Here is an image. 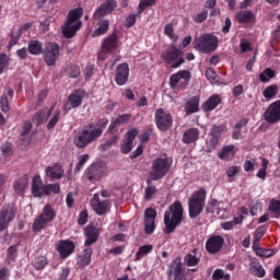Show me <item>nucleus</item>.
Instances as JSON below:
<instances>
[{"label": "nucleus", "mask_w": 280, "mask_h": 280, "mask_svg": "<svg viewBox=\"0 0 280 280\" xmlns=\"http://www.w3.org/2000/svg\"><path fill=\"white\" fill-rule=\"evenodd\" d=\"M183 203L180 201L173 202L164 213V233L170 235L176 231V226L183 222Z\"/></svg>", "instance_id": "2"}, {"label": "nucleus", "mask_w": 280, "mask_h": 280, "mask_svg": "<svg viewBox=\"0 0 280 280\" xmlns=\"http://www.w3.org/2000/svg\"><path fill=\"white\" fill-rule=\"evenodd\" d=\"M206 77L207 80L211 82V84H218V82H220V77H218L213 68H209L208 70H206Z\"/></svg>", "instance_id": "52"}, {"label": "nucleus", "mask_w": 280, "mask_h": 280, "mask_svg": "<svg viewBox=\"0 0 280 280\" xmlns=\"http://www.w3.org/2000/svg\"><path fill=\"white\" fill-rule=\"evenodd\" d=\"M106 126H108V118L103 117L100 118L95 125L90 124L83 127L73 138L75 148L84 150V148H88L91 143L97 141L104 133V130H106Z\"/></svg>", "instance_id": "1"}, {"label": "nucleus", "mask_w": 280, "mask_h": 280, "mask_svg": "<svg viewBox=\"0 0 280 280\" xmlns=\"http://www.w3.org/2000/svg\"><path fill=\"white\" fill-rule=\"evenodd\" d=\"M130 78V67L127 62L120 63L116 69L115 82L118 86H124Z\"/></svg>", "instance_id": "20"}, {"label": "nucleus", "mask_w": 280, "mask_h": 280, "mask_svg": "<svg viewBox=\"0 0 280 280\" xmlns=\"http://www.w3.org/2000/svg\"><path fill=\"white\" fill-rule=\"evenodd\" d=\"M172 168V161L167 155H162L155 158L151 164V171L149 176L151 180H161V178H165L167 173Z\"/></svg>", "instance_id": "5"}, {"label": "nucleus", "mask_w": 280, "mask_h": 280, "mask_svg": "<svg viewBox=\"0 0 280 280\" xmlns=\"http://www.w3.org/2000/svg\"><path fill=\"white\" fill-rule=\"evenodd\" d=\"M16 211L11 206H7L0 210V232L5 231L10 226V222L14 220Z\"/></svg>", "instance_id": "16"}, {"label": "nucleus", "mask_w": 280, "mask_h": 280, "mask_svg": "<svg viewBox=\"0 0 280 280\" xmlns=\"http://www.w3.org/2000/svg\"><path fill=\"white\" fill-rule=\"evenodd\" d=\"M39 217H40L44 221H46L48 224H49V222H54V221L56 220V210H54V208L51 207V203H47V205L43 208V210H42Z\"/></svg>", "instance_id": "35"}, {"label": "nucleus", "mask_w": 280, "mask_h": 280, "mask_svg": "<svg viewBox=\"0 0 280 280\" xmlns=\"http://www.w3.org/2000/svg\"><path fill=\"white\" fill-rule=\"evenodd\" d=\"M237 154V147L235 144L224 145L219 152L218 158L221 161H233Z\"/></svg>", "instance_id": "25"}, {"label": "nucleus", "mask_w": 280, "mask_h": 280, "mask_svg": "<svg viewBox=\"0 0 280 280\" xmlns=\"http://www.w3.org/2000/svg\"><path fill=\"white\" fill-rule=\"evenodd\" d=\"M56 250L59 253L60 259H67L70 255H73L75 250V243L73 241H59L56 245Z\"/></svg>", "instance_id": "18"}, {"label": "nucleus", "mask_w": 280, "mask_h": 280, "mask_svg": "<svg viewBox=\"0 0 280 280\" xmlns=\"http://www.w3.org/2000/svg\"><path fill=\"white\" fill-rule=\"evenodd\" d=\"M32 194L35 198H43L45 196V185L39 175H35L32 182Z\"/></svg>", "instance_id": "27"}, {"label": "nucleus", "mask_w": 280, "mask_h": 280, "mask_svg": "<svg viewBox=\"0 0 280 280\" xmlns=\"http://www.w3.org/2000/svg\"><path fill=\"white\" fill-rule=\"evenodd\" d=\"M226 277H231V275L224 272L222 269H215L212 273V280H224Z\"/></svg>", "instance_id": "61"}, {"label": "nucleus", "mask_w": 280, "mask_h": 280, "mask_svg": "<svg viewBox=\"0 0 280 280\" xmlns=\"http://www.w3.org/2000/svg\"><path fill=\"white\" fill-rule=\"evenodd\" d=\"M45 175L52 180H60L65 176V170H62V165L55 163L45 168Z\"/></svg>", "instance_id": "23"}, {"label": "nucleus", "mask_w": 280, "mask_h": 280, "mask_svg": "<svg viewBox=\"0 0 280 280\" xmlns=\"http://www.w3.org/2000/svg\"><path fill=\"white\" fill-rule=\"evenodd\" d=\"M83 13L84 10H82V8L70 10L67 16V22L61 27V32L65 38H73L78 33V30L82 27V21H80V18Z\"/></svg>", "instance_id": "3"}, {"label": "nucleus", "mask_w": 280, "mask_h": 280, "mask_svg": "<svg viewBox=\"0 0 280 280\" xmlns=\"http://www.w3.org/2000/svg\"><path fill=\"white\" fill-rule=\"evenodd\" d=\"M119 141V137L117 135H114L110 139H107L104 143L100 145L101 152H106V150H110L115 143Z\"/></svg>", "instance_id": "45"}, {"label": "nucleus", "mask_w": 280, "mask_h": 280, "mask_svg": "<svg viewBox=\"0 0 280 280\" xmlns=\"http://www.w3.org/2000/svg\"><path fill=\"white\" fill-rule=\"evenodd\" d=\"M93 255V248L88 247L81 252L77 258V264L80 268H86L91 264V257Z\"/></svg>", "instance_id": "33"}, {"label": "nucleus", "mask_w": 280, "mask_h": 280, "mask_svg": "<svg viewBox=\"0 0 280 280\" xmlns=\"http://www.w3.org/2000/svg\"><path fill=\"white\" fill-rule=\"evenodd\" d=\"M45 195L44 196H51V194H60V185L57 184H47L44 188Z\"/></svg>", "instance_id": "47"}, {"label": "nucleus", "mask_w": 280, "mask_h": 280, "mask_svg": "<svg viewBox=\"0 0 280 280\" xmlns=\"http://www.w3.org/2000/svg\"><path fill=\"white\" fill-rule=\"evenodd\" d=\"M268 209H269V211H271V213L279 217L280 215V201L276 200V199H271Z\"/></svg>", "instance_id": "58"}, {"label": "nucleus", "mask_w": 280, "mask_h": 280, "mask_svg": "<svg viewBox=\"0 0 280 280\" xmlns=\"http://www.w3.org/2000/svg\"><path fill=\"white\" fill-rule=\"evenodd\" d=\"M224 246V237L220 235L210 236L206 242V250L210 255H217Z\"/></svg>", "instance_id": "17"}, {"label": "nucleus", "mask_w": 280, "mask_h": 280, "mask_svg": "<svg viewBox=\"0 0 280 280\" xmlns=\"http://www.w3.org/2000/svg\"><path fill=\"white\" fill-rule=\"evenodd\" d=\"M86 222H89V211H86V209L82 210L79 219H78V224H80V226H84V224H86Z\"/></svg>", "instance_id": "63"}, {"label": "nucleus", "mask_w": 280, "mask_h": 280, "mask_svg": "<svg viewBox=\"0 0 280 280\" xmlns=\"http://www.w3.org/2000/svg\"><path fill=\"white\" fill-rule=\"evenodd\" d=\"M242 222H244V217L238 215L234 218L232 221L221 223V229H223V231H233V229H235L237 224H242Z\"/></svg>", "instance_id": "41"}, {"label": "nucleus", "mask_w": 280, "mask_h": 280, "mask_svg": "<svg viewBox=\"0 0 280 280\" xmlns=\"http://www.w3.org/2000/svg\"><path fill=\"white\" fill-rule=\"evenodd\" d=\"M89 159H90L89 154H83L78 159L79 162L75 165L74 174H80V172H82V167H84V164L89 161Z\"/></svg>", "instance_id": "54"}, {"label": "nucleus", "mask_w": 280, "mask_h": 280, "mask_svg": "<svg viewBox=\"0 0 280 280\" xmlns=\"http://www.w3.org/2000/svg\"><path fill=\"white\" fill-rule=\"evenodd\" d=\"M275 78V70L266 68L264 72L259 74L260 82H270Z\"/></svg>", "instance_id": "48"}, {"label": "nucleus", "mask_w": 280, "mask_h": 280, "mask_svg": "<svg viewBox=\"0 0 280 280\" xmlns=\"http://www.w3.org/2000/svg\"><path fill=\"white\" fill-rule=\"evenodd\" d=\"M52 113H54V106H51L49 109L44 108L34 114L32 121H33V124H36V126H40V124H43V121H47V119H49V117H51Z\"/></svg>", "instance_id": "29"}, {"label": "nucleus", "mask_w": 280, "mask_h": 280, "mask_svg": "<svg viewBox=\"0 0 280 280\" xmlns=\"http://www.w3.org/2000/svg\"><path fill=\"white\" fill-rule=\"evenodd\" d=\"M229 128L226 127V124L223 125H213L212 128L210 129L209 133V148L210 150H215V147L220 142V138L222 137L223 132H226Z\"/></svg>", "instance_id": "14"}, {"label": "nucleus", "mask_w": 280, "mask_h": 280, "mask_svg": "<svg viewBox=\"0 0 280 280\" xmlns=\"http://www.w3.org/2000/svg\"><path fill=\"white\" fill-rule=\"evenodd\" d=\"M27 51L31 56H40V54H43V42L38 39L30 40Z\"/></svg>", "instance_id": "37"}, {"label": "nucleus", "mask_w": 280, "mask_h": 280, "mask_svg": "<svg viewBox=\"0 0 280 280\" xmlns=\"http://www.w3.org/2000/svg\"><path fill=\"white\" fill-rule=\"evenodd\" d=\"M194 49L201 54H213L218 49V37L212 34H202L192 42Z\"/></svg>", "instance_id": "6"}, {"label": "nucleus", "mask_w": 280, "mask_h": 280, "mask_svg": "<svg viewBox=\"0 0 280 280\" xmlns=\"http://www.w3.org/2000/svg\"><path fill=\"white\" fill-rule=\"evenodd\" d=\"M0 108L2 113H10V103L8 101V96L2 95L0 98Z\"/></svg>", "instance_id": "62"}, {"label": "nucleus", "mask_w": 280, "mask_h": 280, "mask_svg": "<svg viewBox=\"0 0 280 280\" xmlns=\"http://www.w3.org/2000/svg\"><path fill=\"white\" fill-rule=\"evenodd\" d=\"M220 104H222V97L218 94H213L201 105V108H203L205 113H211V110H215V107L220 106Z\"/></svg>", "instance_id": "30"}, {"label": "nucleus", "mask_w": 280, "mask_h": 280, "mask_svg": "<svg viewBox=\"0 0 280 280\" xmlns=\"http://www.w3.org/2000/svg\"><path fill=\"white\" fill-rule=\"evenodd\" d=\"M119 47V39L117 38V34L113 33L107 38H105L102 43V49L105 51H115Z\"/></svg>", "instance_id": "32"}, {"label": "nucleus", "mask_w": 280, "mask_h": 280, "mask_svg": "<svg viewBox=\"0 0 280 280\" xmlns=\"http://www.w3.org/2000/svg\"><path fill=\"white\" fill-rule=\"evenodd\" d=\"M67 73H68L69 78H78V75H80V67L69 66L67 69Z\"/></svg>", "instance_id": "64"}, {"label": "nucleus", "mask_w": 280, "mask_h": 280, "mask_svg": "<svg viewBox=\"0 0 280 280\" xmlns=\"http://www.w3.org/2000/svg\"><path fill=\"white\" fill-rule=\"evenodd\" d=\"M235 20L242 25H255L256 16L253 11L245 10L236 12Z\"/></svg>", "instance_id": "24"}, {"label": "nucleus", "mask_w": 280, "mask_h": 280, "mask_svg": "<svg viewBox=\"0 0 280 280\" xmlns=\"http://www.w3.org/2000/svg\"><path fill=\"white\" fill-rule=\"evenodd\" d=\"M156 191H158L156 186H148L144 189V200H152Z\"/></svg>", "instance_id": "60"}, {"label": "nucleus", "mask_w": 280, "mask_h": 280, "mask_svg": "<svg viewBox=\"0 0 280 280\" xmlns=\"http://www.w3.org/2000/svg\"><path fill=\"white\" fill-rule=\"evenodd\" d=\"M278 93H279V86H277L275 84L267 86L262 91V95L267 102H270V100H275V97H277Z\"/></svg>", "instance_id": "40"}, {"label": "nucleus", "mask_w": 280, "mask_h": 280, "mask_svg": "<svg viewBox=\"0 0 280 280\" xmlns=\"http://www.w3.org/2000/svg\"><path fill=\"white\" fill-rule=\"evenodd\" d=\"M117 8V1L115 0H105L94 12L93 19L96 21L104 19L107 14H110L113 10Z\"/></svg>", "instance_id": "19"}, {"label": "nucleus", "mask_w": 280, "mask_h": 280, "mask_svg": "<svg viewBox=\"0 0 280 280\" xmlns=\"http://www.w3.org/2000/svg\"><path fill=\"white\" fill-rule=\"evenodd\" d=\"M155 126L159 130L162 132H167L170 128H172L174 124V118L172 117V114L165 112L163 108H159L155 110Z\"/></svg>", "instance_id": "9"}, {"label": "nucleus", "mask_w": 280, "mask_h": 280, "mask_svg": "<svg viewBox=\"0 0 280 280\" xmlns=\"http://www.w3.org/2000/svg\"><path fill=\"white\" fill-rule=\"evenodd\" d=\"M156 3V0H142L138 4V14H142L143 10H147V8H152Z\"/></svg>", "instance_id": "55"}, {"label": "nucleus", "mask_w": 280, "mask_h": 280, "mask_svg": "<svg viewBox=\"0 0 280 280\" xmlns=\"http://www.w3.org/2000/svg\"><path fill=\"white\" fill-rule=\"evenodd\" d=\"M184 264L189 267L198 266V264H200V258L196 257L194 254H187L184 257Z\"/></svg>", "instance_id": "49"}, {"label": "nucleus", "mask_w": 280, "mask_h": 280, "mask_svg": "<svg viewBox=\"0 0 280 280\" xmlns=\"http://www.w3.org/2000/svg\"><path fill=\"white\" fill-rule=\"evenodd\" d=\"M44 60L47 67H54L60 58V46L57 43L48 42L43 50Z\"/></svg>", "instance_id": "10"}, {"label": "nucleus", "mask_w": 280, "mask_h": 280, "mask_svg": "<svg viewBox=\"0 0 280 280\" xmlns=\"http://www.w3.org/2000/svg\"><path fill=\"white\" fill-rule=\"evenodd\" d=\"M49 264L47 257L45 256H37L33 261V267L35 270H45V267Z\"/></svg>", "instance_id": "44"}, {"label": "nucleus", "mask_w": 280, "mask_h": 280, "mask_svg": "<svg viewBox=\"0 0 280 280\" xmlns=\"http://www.w3.org/2000/svg\"><path fill=\"white\" fill-rule=\"evenodd\" d=\"M255 253L258 257H272V255H275V250L262 247H256Z\"/></svg>", "instance_id": "57"}, {"label": "nucleus", "mask_w": 280, "mask_h": 280, "mask_svg": "<svg viewBox=\"0 0 280 280\" xmlns=\"http://www.w3.org/2000/svg\"><path fill=\"white\" fill-rule=\"evenodd\" d=\"M47 222L44 221L39 215L34 219L32 231L33 233H40V231H44V229H47Z\"/></svg>", "instance_id": "42"}, {"label": "nucleus", "mask_w": 280, "mask_h": 280, "mask_svg": "<svg viewBox=\"0 0 280 280\" xmlns=\"http://www.w3.org/2000/svg\"><path fill=\"white\" fill-rule=\"evenodd\" d=\"M167 275L168 279L185 280V269H183V259L180 257L172 260L168 265Z\"/></svg>", "instance_id": "12"}, {"label": "nucleus", "mask_w": 280, "mask_h": 280, "mask_svg": "<svg viewBox=\"0 0 280 280\" xmlns=\"http://www.w3.org/2000/svg\"><path fill=\"white\" fill-rule=\"evenodd\" d=\"M164 34L171 38V40H178V36H176V33H174V24L172 23H168L164 26Z\"/></svg>", "instance_id": "53"}, {"label": "nucleus", "mask_w": 280, "mask_h": 280, "mask_svg": "<svg viewBox=\"0 0 280 280\" xmlns=\"http://www.w3.org/2000/svg\"><path fill=\"white\" fill-rule=\"evenodd\" d=\"M250 272L252 275H254L255 277H259L260 279L266 277V269H264V267H261V265L259 264L253 265L250 268Z\"/></svg>", "instance_id": "51"}, {"label": "nucleus", "mask_w": 280, "mask_h": 280, "mask_svg": "<svg viewBox=\"0 0 280 280\" xmlns=\"http://www.w3.org/2000/svg\"><path fill=\"white\" fill-rule=\"evenodd\" d=\"M137 135H139V129L131 128L125 137L124 143L120 145V152L122 154H129L132 152V143H135V139H137Z\"/></svg>", "instance_id": "21"}, {"label": "nucleus", "mask_w": 280, "mask_h": 280, "mask_svg": "<svg viewBox=\"0 0 280 280\" xmlns=\"http://www.w3.org/2000/svg\"><path fill=\"white\" fill-rule=\"evenodd\" d=\"M90 205L92 207V211L96 213V215H106L108 211H110V207H113V203H110V200H100V195L94 194L93 198L90 200Z\"/></svg>", "instance_id": "11"}, {"label": "nucleus", "mask_w": 280, "mask_h": 280, "mask_svg": "<svg viewBox=\"0 0 280 280\" xmlns=\"http://www.w3.org/2000/svg\"><path fill=\"white\" fill-rule=\"evenodd\" d=\"M130 119H132V115L131 114L118 115L116 118H114L112 120V124L109 125L108 130L110 132H113V130H115V128H117V126H122V124H128L130 121Z\"/></svg>", "instance_id": "36"}, {"label": "nucleus", "mask_w": 280, "mask_h": 280, "mask_svg": "<svg viewBox=\"0 0 280 280\" xmlns=\"http://www.w3.org/2000/svg\"><path fill=\"white\" fill-rule=\"evenodd\" d=\"M241 170L242 168L240 166H230L226 168L225 174L230 183H233V179L235 176H237V174H240Z\"/></svg>", "instance_id": "50"}, {"label": "nucleus", "mask_w": 280, "mask_h": 280, "mask_svg": "<svg viewBox=\"0 0 280 280\" xmlns=\"http://www.w3.org/2000/svg\"><path fill=\"white\" fill-rule=\"evenodd\" d=\"M84 235L86 237L84 245L92 246V244H95L100 240V229L94 225H88L84 230Z\"/></svg>", "instance_id": "26"}, {"label": "nucleus", "mask_w": 280, "mask_h": 280, "mask_svg": "<svg viewBox=\"0 0 280 280\" xmlns=\"http://www.w3.org/2000/svg\"><path fill=\"white\" fill-rule=\"evenodd\" d=\"M82 100H84V90L79 89L68 96V104L71 108H78L82 106Z\"/></svg>", "instance_id": "28"}, {"label": "nucleus", "mask_w": 280, "mask_h": 280, "mask_svg": "<svg viewBox=\"0 0 280 280\" xmlns=\"http://www.w3.org/2000/svg\"><path fill=\"white\" fill-rule=\"evenodd\" d=\"M84 176L90 183H97L104 176V172L97 164H92L85 170Z\"/></svg>", "instance_id": "22"}, {"label": "nucleus", "mask_w": 280, "mask_h": 280, "mask_svg": "<svg viewBox=\"0 0 280 280\" xmlns=\"http://www.w3.org/2000/svg\"><path fill=\"white\" fill-rule=\"evenodd\" d=\"M108 27H110V23L108 22V20H100L97 23V27L92 34L93 38H97V36L106 34V32H108Z\"/></svg>", "instance_id": "38"}, {"label": "nucleus", "mask_w": 280, "mask_h": 280, "mask_svg": "<svg viewBox=\"0 0 280 280\" xmlns=\"http://www.w3.org/2000/svg\"><path fill=\"white\" fill-rule=\"evenodd\" d=\"M59 119H60V110L56 109L52 113V116L50 117V119L46 126L47 130H54L56 128V124H58Z\"/></svg>", "instance_id": "46"}, {"label": "nucleus", "mask_w": 280, "mask_h": 280, "mask_svg": "<svg viewBox=\"0 0 280 280\" xmlns=\"http://www.w3.org/2000/svg\"><path fill=\"white\" fill-rule=\"evenodd\" d=\"M267 124H278L280 121V100L271 103L264 113Z\"/></svg>", "instance_id": "13"}, {"label": "nucleus", "mask_w": 280, "mask_h": 280, "mask_svg": "<svg viewBox=\"0 0 280 280\" xmlns=\"http://www.w3.org/2000/svg\"><path fill=\"white\" fill-rule=\"evenodd\" d=\"M152 245H142L139 247V250L136 253L135 261H141L145 255H150L152 253Z\"/></svg>", "instance_id": "43"}, {"label": "nucleus", "mask_w": 280, "mask_h": 280, "mask_svg": "<svg viewBox=\"0 0 280 280\" xmlns=\"http://www.w3.org/2000/svg\"><path fill=\"white\" fill-rule=\"evenodd\" d=\"M162 60H164L165 65H168L171 69H178V67L185 65L183 51L175 45H171L166 50L163 51Z\"/></svg>", "instance_id": "7"}, {"label": "nucleus", "mask_w": 280, "mask_h": 280, "mask_svg": "<svg viewBox=\"0 0 280 280\" xmlns=\"http://www.w3.org/2000/svg\"><path fill=\"white\" fill-rule=\"evenodd\" d=\"M205 205H207V190L200 188L194 191L188 198V215L190 220H196L205 211Z\"/></svg>", "instance_id": "4"}, {"label": "nucleus", "mask_w": 280, "mask_h": 280, "mask_svg": "<svg viewBox=\"0 0 280 280\" xmlns=\"http://www.w3.org/2000/svg\"><path fill=\"white\" fill-rule=\"evenodd\" d=\"M198 139H200V130L198 128H189L184 132L182 141L189 145L190 143H196Z\"/></svg>", "instance_id": "31"}, {"label": "nucleus", "mask_w": 280, "mask_h": 280, "mask_svg": "<svg viewBox=\"0 0 280 280\" xmlns=\"http://www.w3.org/2000/svg\"><path fill=\"white\" fill-rule=\"evenodd\" d=\"M199 108H200V96H192L185 104L186 115H194V113H198Z\"/></svg>", "instance_id": "34"}, {"label": "nucleus", "mask_w": 280, "mask_h": 280, "mask_svg": "<svg viewBox=\"0 0 280 280\" xmlns=\"http://www.w3.org/2000/svg\"><path fill=\"white\" fill-rule=\"evenodd\" d=\"M209 16V11L203 10L192 16L195 23H205V20Z\"/></svg>", "instance_id": "59"}, {"label": "nucleus", "mask_w": 280, "mask_h": 280, "mask_svg": "<svg viewBox=\"0 0 280 280\" xmlns=\"http://www.w3.org/2000/svg\"><path fill=\"white\" fill-rule=\"evenodd\" d=\"M27 183H30V179L27 178V175H24V176L18 178L13 183L14 191L18 192V194H23V191H25V189H27Z\"/></svg>", "instance_id": "39"}, {"label": "nucleus", "mask_w": 280, "mask_h": 280, "mask_svg": "<svg viewBox=\"0 0 280 280\" xmlns=\"http://www.w3.org/2000/svg\"><path fill=\"white\" fill-rule=\"evenodd\" d=\"M10 65V57L7 54H0V75L5 71L7 67Z\"/></svg>", "instance_id": "56"}, {"label": "nucleus", "mask_w": 280, "mask_h": 280, "mask_svg": "<svg viewBox=\"0 0 280 280\" xmlns=\"http://www.w3.org/2000/svg\"><path fill=\"white\" fill-rule=\"evenodd\" d=\"M191 82V72L189 70H179L170 77V86L176 91H185Z\"/></svg>", "instance_id": "8"}, {"label": "nucleus", "mask_w": 280, "mask_h": 280, "mask_svg": "<svg viewBox=\"0 0 280 280\" xmlns=\"http://www.w3.org/2000/svg\"><path fill=\"white\" fill-rule=\"evenodd\" d=\"M156 210L154 208H147L144 210V233L152 235L156 229Z\"/></svg>", "instance_id": "15"}]
</instances>
